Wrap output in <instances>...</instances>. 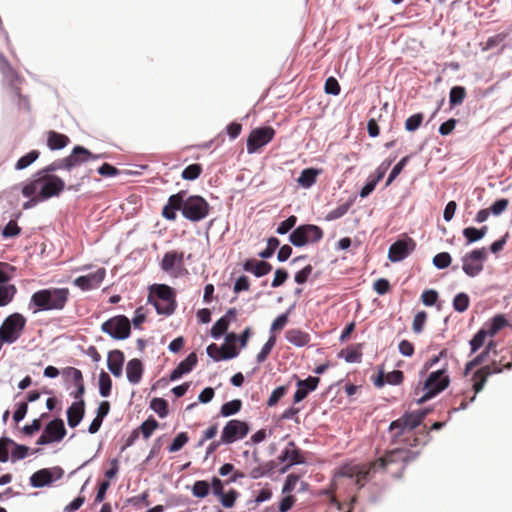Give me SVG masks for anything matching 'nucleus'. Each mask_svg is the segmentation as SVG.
Here are the masks:
<instances>
[{"instance_id":"nucleus-1","label":"nucleus","mask_w":512,"mask_h":512,"mask_svg":"<svg viewBox=\"0 0 512 512\" xmlns=\"http://www.w3.org/2000/svg\"><path fill=\"white\" fill-rule=\"evenodd\" d=\"M418 450H412L407 447H396L386 451V453L374 461L365 464H346L336 473L337 477H345L354 480L358 489H361L375 473L384 472L394 464H401L403 467L419 456Z\"/></svg>"},{"instance_id":"nucleus-2","label":"nucleus","mask_w":512,"mask_h":512,"mask_svg":"<svg viewBox=\"0 0 512 512\" xmlns=\"http://www.w3.org/2000/svg\"><path fill=\"white\" fill-rule=\"evenodd\" d=\"M177 211H181L183 217L187 220L199 222L208 216L210 206L202 196H187V191L181 190L168 198L162 209V216L166 220L175 221Z\"/></svg>"},{"instance_id":"nucleus-3","label":"nucleus","mask_w":512,"mask_h":512,"mask_svg":"<svg viewBox=\"0 0 512 512\" xmlns=\"http://www.w3.org/2000/svg\"><path fill=\"white\" fill-rule=\"evenodd\" d=\"M70 291L68 288H46L33 293L31 305L35 307L34 312L63 310L69 300Z\"/></svg>"},{"instance_id":"nucleus-4","label":"nucleus","mask_w":512,"mask_h":512,"mask_svg":"<svg viewBox=\"0 0 512 512\" xmlns=\"http://www.w3.org/2000/svg\"><path fill=\"white\" fill-rule=\"evenodd\" d=\"M429 409L407 412L400 418L391 422L389 430L393 432L392 443L400 440L404 433L413 432L426 418Z\"/></svg>"},{"instance_id":"nucleus-5","label":"nucleus","mask_w":512,"mask_h":512,"mask_svg":"<svg viewBox=\"0 0 512 512\" xmlns=\"http://www.w3.org/2000/svg\"><path fill=\"white\" fill-rule=\"evenodd\" d=\"M148 301L153 304L158 314L171 315L176 308L173 289L165 284L152 286Z\"/></svg>"},{"instance_id":"nucleus-6","label":"nucleus","mask_w":512,"mask_h":512,"mask_svg":"<svg viewBox=\"0 0 512 512\" xmlns=\"http://www.w3.org/2000/svg\"><path fill=\"white\" fill-rule=\"evenodd\" d=\"M449 383L450 378L446 374V368L430 373L422 388L425 393L417 400V403L422 404L433 398L440 392L444 391L449 386Z\"/></svg>"},{"instance_id":"nucleus-7","label":"nucleus","mask_w":512,"mask_h":512,"mask_svg":"<svg viewBox=\"0 0 512 512\" xmlns=\"http://www.w3.org/2000/svg\"><path fill=\"white\" fill-rule=\"evenodd\" d=\"M26 326V318L20 313H13L3 321L0 327V338L8 344L16 342Z\"/></svg>"},{"instance_id":"nucleus-8","label":"nucleus","mask_w":512,"mask_h":512,"mask_svg":"<svg viewBox=\"0 0 512 512\" xmlns=\"http://www.w3.org/2000/svg\"><path fill=\"white\" fill-rule=\"evenodd\" d=\"M323 230L314 224H303L298 226L289 235V241L296 247H303L308 244L318 243L323 238Z\"/></svg>"},{"instance_id":"nucleus-9","label":"nucleus","mask_w":512,"mask_h":512,"mask_svg":"<svg viewBox=\"0 0 512 512\" xmlns=\"http://www.w3.org/2000/svg\"><path fill=\"white\" fill-rule=\"evenodd\" d=\"M101 330L113 339L124 340L131 334V323L125 315H116L103 322Z\"/></svg>"},{"instance_id":"nucleus-10","label":"nucleus","mask_w":512,"mask_h":512,"mask_svg":"<svg viewBox=\"0 0 512 512\" xmlns=\"http://www.w3.org/2000/svg\"><path fill=\"white\" fill-rule=\"evenodd\" d=\"M485 247L474 249L462 257V270L469 277L478 276L484 269V262L487 260Z\"/></svg>"},{"instance_id":"nucleus-11","label":"nucleus","mask_w":512,"mask_h":512,"mask_svg":"<svg viewBox=\"0 0 512 512\" xmlns=\"http://www.w3.org/2000/svg\"><path fill=\"white\" fill-rule=\"evenodd\" d=\"M512 367V360L504 362L502 358L500 361L493 360L491 364L486 365L477 370L472 376L474 390L479 393L485 386L487 378L495 373H501L503 369H510Z\"/></svg>"},{"instance_id":"nucleus-12","label":"nucleus","mask_w":512,"mask_h":512,"mask_svg":"<svg viewBox=\"0 0 512 512\" xmlns=\"http://www.w3.org/2000/svg\"><path fill=\"white\" fill-rule=\"evenodd\" d=\"M0 72L3 75L5 82L8 83L12 97L17 99L18 101L24 100L21 94V83L22 78L19 74L12 68L8 60L4 57V55L0 52Z\"/></svg>"},{"instance_id":"nucleus-13","label":"nucleus","mask_w":512,"mask_h":512,"mask_svg":"<svg viewBox=\"0 0 512 512\" xmlns=\"http://www.w3.org/2000/svg\"><path fill=\"white\" fill-rule=\"evenodd\" d=\"M66 433L67 431L63 420L56 418L45 426L44 431L37 439L36 444L43 446L51 443L61 442L66 436Z\"/></svg>"},{"instance_id":"nucleus-14","label":"nucleus","mask_w":512,"mask_h":512,"mask_svg":"<svg viewBox=\"0 0 512 512\" xmlns=\"http://www.w3.org/2000/svg\"><path fill=\"white\" fill-rule=\"evenodd\" d=\"M40 180L41 184L38 193V198L40 200H46L58 196L65 189V182L56 175L41 174Z\"/></svg>"},{"instance_id":"nucleus-15","label":"nucleus","mask_w":512,"mask_h":512,"mask_svg":"<svg viewBox=\"0 0 512 512\" xmlns=\"http://www.w3.org/2000/svg\"><path fill=\"white\" fill-rule=\"evenodd\" d=\"M274 136L275 130L270 126L253 129L247 138V152L249 154L256 153L271 142Z\"/></svg>"},{"instance_id":"nucleus-16","label":"nucleus","mask_w":512,"mask_h":512,"mask_svg":"<svg viewBox=\"0 0 512 512\" xmlns=\"http://www.w3.org/2000/svg\"><path fill=\"white\" fill-rule=\"evenodd\" d=\"M250 431L249 425L241 420H229L222 429L221 439L224 444H232L243 439Z\"/></svg>"},{"instance_id":"nucleus-17","label":"nucleus","mask_w":512,"mask_h":512,"mask_svg":"<svg viewBox=\"0 0 512 512\" xmlns=\"http://www.w3.org/2000/svg\"><path fill=\"white\" fill-rule=\"evenodd\" d=\"M64 471L61 467L42 468L34 472L30 477V484L35 488L49 486L54 481L63 477Z\"/></svg>"},{"instance_id":"nucleus-18","label":"nucleus","mask_w":512,"mask_h":512,"mask_svg":"<svg viewBox=\"0 0 512 512\" xmlns=\"http://www.w3.org/2000/svg\"><path fill=\"white\" fill-rule=\"evenodd\" d=\"M100 157L101 155L93 154L83 146H75L71 153L65 157L67 171H71L73 168L78 167L86 162L97 160Z\"/></svg>"},{"instance_id":"nucleus-19","label":"nucleus","mask_w":512,"mask_h":512,"mask_svg":"<svg viewBox=\"0 0 512 512\" xmlns=\"http://www.w3.org/2000/svg\"><path fill=\"white\" fill-rule=\"evenodd\" d=\"M106 276L105 268H98L95 272L79 276L74 279L73 284L83 291L97 289Z\"/></svg>"},{"instance_id":"nucleus-20","label":"nucleus","mask_w":512,"mask_h":512,"mask_svg":"<svg viewBox=\"0 0 512 512\" xmlns=\"http://www.w3.org/2000/svg\"><path fill=\"white\" fill-rule=\"evenodd\" d=\"M280 462H288L282 469L281 472L285 473L291 466L295 464H302L305 462V458L302 455L301 450L296 446L294 441H290L287 446L283 449L278 457Z\"/></svg>"},{"instance_id":"nucleus-21","label":"nucleus","mask_w":512,"mask_h":512,"mask_svg":"<svg viewBox=\"0 0 512 512\" xmlns=\"http://www.w3.org/2000/svg\"><path fill=\"white\" fill-rule=\"evenodd\" d=\"M415 248V242L411 238L397 240L388 251V259L391 262H399L405 259Z\"/></svg>"},{"instance_id":"nucleus-22","label":"nucleus","mask_w":512,"mask_h":512,"mask_svg":"<svg viewBox=\"0 0 512 512\" xmlns=\"http://www.w3.org/2000/svg\"><path fill=\"white\" fill-rule=\"evenodd\" d=\"M160 265L166 273L176 275V270H180L184 266V253L175 250L168 251L164 254Z\"/></svg>"},{"instance_id":"nucleus-23","label":"nucleus","mask_w":512,"mask_h":512,"mask_svg":"<svg viewBox=\"0 0 512 512\" xmlns=\"http://www.w3.org/2000/svg\"><path fill=\"white\" fill-rule=\"evenodd\" d=\"M320 379L318 377L309 376L308 378L297 380V390L294 393V403H299L304 400L308 394L317 389Z\"/></svg>"},{"instance_id":"nucleus-24","label":"nucleus","mask_w":512,"mask_h":512,"mask_svg":"<svg viewBox=\"0 0 512 512\" xmlns=\"http://www.w3.org/2000/svg\"><path fill=\"white\" fill-rule=\"evenodd\" d=\"M243 269L246 272L254 274L256 277H262L271 272L272 265L266 261L248 259L244 262Z\"/></svg>"},{"instance_id":"nucleus-25","label":"nucleus","mask_w":512,"mask_h":512,"mask_svg":"<svg viewBox=\"0 0 512 512\" xmlns=\"http://www.w3.org/2000/svg\"><path fill=\"white\" fill-rule=\"evenodd\" d=\"M84 414H85L84 400H79V401L72 403V405L67 410L68 425L72 428L76 427L83 419Z\"/></svg>"},{"instance_id":"nucleus-26","label":"nucleus","mask_w":512,"mask_h":512,"mask_svg":"<svg viewBox=\"0 0 512 512\" xmlns=\"http://www.w3.org/2000/svg\"><path fill=\"white\" fill-rule=\"evenodd\" d=\"M124 363V354L120 350L110 351L107 359V366L110 372L115 377H120L122 375V367Z\"/></svg>"},{"instance_id":"nucleus-27","label":"nucleus","mask_w":512,"mask_h":512,"mask_svg":"<svg viewBox=\"0 0 512 512\" xmlns=\"http://www.w3.org/2000/svg\"><path fill=\"white\" fill-rule=\"evenodd\" d=\"M285 337L289 343L297 347H304L308 345L311 340L309 333L298 328L289 329L285 333Z\"/></svg>"},{"instance_id":"nucleus-28","label":"nucleus","mask_w":512,"mask_h":512,"mask_svg":"<svg viewBox=\"0 0 512 512\" xmlns=\"http://www.w3.org/2000/svg\"><path fill=\"white\" fill-rule=\"evenodd\" d=\"M143 364L137 359H131L126 365L127 379L132 384H138L141 381L143 374Z\"/></svg>"},{"instance_id":"nucleus-29","label":"nucleus","mask_w":512,"mask_h":512,"mask_svg":"<svg viewBox=\"0 0 512 512\" xmlns=\"http://www.w3.org/2000/svg\"><path fill=\"white\" fill-rule=\"evenodd\" d=\"M70 142L68 136L56 131H49L47 133V146L51 150H60L65 148Z\"/></svg>"},{"instance_id":"nucleus-30","label":"nucleus","mask_w":512,"mask_h":512,"mask_svg":"<svg viewBox=\"0 0 512 512\" xmlns=\"http://www.w3.org/2000/svg\"><path fill=\"white\" fill-rule=\"evenodd\" d=\"M391 162H389L387 164V166L383 169L379 168L378 171H377V175L373 176H369L368 180H367V183L364 185V187L360 190V197L361 198H365L367 196H369L375 189L376 185L383 179L385 173H386V169L387 167L390 165Z\"/></svg>"},{"instance_id":"nucleus-31","label":"nucleus","mask_w":512,"mask_h":512,"mask_svg":"<svg viewBox=\"0 0 512 512\" xmlns=\"http://www.w3.org/2000/svg\"><path fill=\"white\" fill-rule=\"evenodd\" d=\"M236 340V335L234 333L228 334L226 337L227 344L220 346V360L232 359L238 355V351L236 347L231 344Z\"/></svg>"},{"instance_id":"nucleus-32","label":"nucleus","mask_w":512,"mask_h":512,"mask_svg":"<svg viewBox=\"0 0 512 512\" xmlns=\"http://www.w3.org/2000/svg\"><path fill=\"white\" fill-rule=\"evenodd\" d=\"M321 170H317L314 168H306L302 170L298 183L304 188H309L315 184L317 176L320 174Z\"/></svg>"},{"instance_id":"nucleus-33","label":"nucleus","mask_w":512,"mask_h":512,"mask_svg":"<svg viewBox=\"0 0 512 512\" xmlns=\"http://www.w3.org/2000/svg\"><path fill=\"white\" fill-rule=\"evenodd\" d=\"M339 355L343 356L348 363H359L362 359V344L348 347L342 350Z\"/></svg>"},{"instance_id":"nucleus-34","label":"nucleus","mask_w":512,"mask_h":512,"mask_svg":"<svg viewBox=\"0 0 512 512\" xmlns=\"http://www.w3.org/2000/svg\"><path fill=\"white\" fill-rule=\"evenodd\" d=\"M487 230V226H483L480 229L475 227H467L463 230V236L466 238L467 243L471 244L481 240L485 236Z\"/></svg>"},{"instance_id":"nucleus-35","label":"nucleus","mask_w":512,"mask_h":512,"mask_svg":"<svg viewBox=\"0 0 512 512\" xmlns=\"http://www.w3.org/2000/svg\"><path fill=\"white\" fill-rule=\"evenodd\" d=\"M509 323L504 315L499 314L494 316L491 321L489 328L486 330L490 337L495 336L501 329L508 326Z\"/></svg>"},{"instance_id":"nucleus-36","label":"nucleus","mask_w":512,"mask_h":512,"mask_svg":"<svg viewBox=\"0 0 512 512\" xmlns=\"http://www.w3.org/2000/svg\"><path fill=\"white\" fill-rule=\"evenodd\" d=\"M275 467L276 465L274 461H268L264 464H261L251 469V471L249 472V476L252 479H259L272 472L275 469Z\"/></svg>"},{"instance_id":"nucleus-37","label":"nucleus","mask_w":512,"mask_h":512,"mask_svg":"<svg viewBox=\"0 0 512 512\" xmlns=\"http://www.w3.org/2000/svg\"><path fill=\"white\" fill-rule=\"evenodd\" d=\"M40 156V152L38 150H31L26 155L19 158V160L15 164L16 170H23L34 163Z\"/></svg>"},{"instance_id":"nucleus-38","label":"nucleus","mask_w":512,"mask_h":512,"mask_svg":"<svg viewBox=\"0 0 512 512\" xmlns=\"http://www.w3.org/2000/svg\"><path fill=\"white\" fill-rule=\"evenodd\" d=\"M17 290L12 284L0 285V306L8 305L14 298Z\"/></svg>"},{"instance_id":"nucleus-39","label":"nucleus","mask_w":512,"mask_h":512,"mask_svg":"<svg viewBox=\"0 0 512 512\" xmlns=\"http://www.w3.org/2000/svg\"><path fill=\"white\" fill-rule=\"evenodd\" d=\"M112 389V380L108 373L101 371L99 374V393L102 397H109Z\"/></svg>"},{"instance_id":"nucleus-40","label":"nucleus","mask_w":512,"mask_h":512,"mask_svg":"<svg viewBox=\"0 0 512 512\" xmlns=\"http://www.w3.org/2000/svg\"><path fill=\"white\" fill-rule=\"evenodd\" d=\"M353 202H354V200L351 199L348 202L339 205L338 207H336L335 209H333L329 213H327V215L325 216V219L327 221H333V220L343 217L348 212V210L352 206Z\"/></svg>"},{"instance_id":"nucleus-41","label":"nucleus","mask_w":512,"mask_h":512,"mask_svg":"<svg viewBox=\"0 0 512 512\" xmlns=\"http://www.w3.org/2000/svg\"><path fill=\"white\" fill-rule=\"evenodd\" d=\"M395 444H403V447H407L409 449L417 448L419 445L422 444L419 437L416 435V432H409L404 433L402 437H400V440L396 442Z\"/></svg>"},{"instance_id":"nucleus-42","label":"nucleus","mask_w":512,"mask_h":512,"mask_svg":"<svg viewBox=\"0 0 512 512\" xmlns=\"http://www.w3.org/2000/svg\"><path fill=\"white\" fill-rule=\"evenodd\" d=\"M158 427V421L153 417H149L137 429H139V433H141L145 439H148Z\"/></svg>"},{"instance_id":"nucleus-43","label":"nucleus","mask_w":512,"mask_h":512,"mask_svg":"<svg viewBox=\"0 0 512 512\" xmlns=\"http://www.w3.org/2000/svg\"><path fill=\"white\" fill-rule=\"evenodd\" d=\"M242 401L240 399H234L226 402L221 406L220 413L224 417H228L238 413L241 410Z\"/></svg>"},{"instance_id":"nucleus-44","label":"nucleus","mask_w":512,"mask_h":512,"mask_svg":"<svg viewBox=\"0 0 512 512\" xmlns=\"http://www.w3.org/2000/svg\"><path fill=\"white\" fill-rule=\"evenodd\" d=\"M452 305H453V308L455 311H457L459 313H463L469 308L470 298L464 292L458 293L454 297Z\"/></svg>"},{"instance_id":"nucleus-45","label":"nucleus","mask_w":512,"mask_h":512,"mask_svg":"<svg viewBox=\"0 0 512 512\" xmlns=\"http://www.w3.org/2000/svg\"><path fill=\"white\" fill-rule=\"evenodd\" d=\"M150 408L156 412L160 418H164L168 414V402L163 398H153L150 402Z\"/></svg>"},{"instance_id":"nucleus-46","label":"nucleus","mask_w":512,"mask_h":512,"mask_svg":"<svg viewBox=\"0 0 512 512\" xmlns=\"http://www.w3.org/2000/svg\"><path fill=\"white\" fill-rule=\"evenodd\" d=\"M466 97V90L462 86H454L450 90L449 101L451 106L460 105Z\"/></svg>"},{"instance_id":"nucleus-47","label":"nucleus","mask_w":512,"mask_h":512,"mask_svg":"<svg viewBox=\"0 0 512 512\" xmlns=\"http://www.w3.org/2000/svg\"><path fill=\"white\" fill-rule=\"evenodd\" d=\"M36 176H37V178H35L31 182H29L28 184L23 186L21 192L24 197H26V198L38 197V195H36V192L40 188L41 180H40V175L36 174Z\"/></svg>"},{"instance_id":"nucleus-48","label":"nucleus","mask_w":512,"mask_h":512,"mask_svg":"<svg viewBox=\"0 0 512 512\" xmlns=\"http://www.w3.org/2000/svg\"><path fill=\"white\" fill-rule=\"evenodd\" d=\"M487 336H489V333L485 329H480L474 335L470 340L471 354L477 352L484 345Z\"/></svg>"},{"instance_id":"nucleus-49","label":"nucleus","mask_w":512,"mask_h":512,"mask_svg":"<svg viewBox=\"0 0 512 512\" xmlns=\"http://www.w3.org/2000/svg\"><path fill=\"white\" fill-rule=\"evenodd\" d=\"M491 352H493V354L495 355L497 354L496 343L494 341H490L486 346L485 350L481 352L479 355H477L473 360H471L472 364H474L475 366L481 365L488 359Z\"/></svg>"},{"instance_id":"nucleus-50","label":"nucleus","mask_w":512,"mask_h":512,"mask_svg":"<svg viewBox=\"0 0 512 512\" xmlns=\"http://www.w3.org/2000/svg\"><path fill=\"white\" fill-rule=\"evenodd\" d=\"M202 171H203V169L200 164H191V165H188L182 171L181 176L184 180L192 181V180L197 179L201 175Z\"/></svg>"},{"instance_id":"nucleus-51","label":"nucleus","mask_w":512,"mask_h":512,"mask_svg":"<svg viewBox=\"0 0 512 512\" xmlns=\"http://www.w3.org/2000/svg\"><path fill=\"white\" fill-rule=\"evenodd\" d=\"M275 344L276 336L272 335L269 337L268 341L263 345L261 351L257 354L256 359L258 363H262L267 359Z\"/></svg>"},{"instance_id":"nucleus-52","label":"nucleus","mask_w":512,"mask_h":512,"mask_svg":"<svg viewBox=\"0 0 512 512\" xmlns=\"http://www.w3.org/2000/svg\"><path fill=\"white\" fill-rule=\"evenodd\" d=\"M507 36V33L502 32L492 37H489L485 43L481 44L482 51H488L493 49L494 47L504 42Z\"/></svg>"},{"instance_id":"nucleus-53","label":"nucleus","mask_w":512,"mask_h":512,"mask_svg":"<svg viewBox=\"0 0 512 512\" xmlns=\"http://www.w3.org/2000/svg\"><path fill=\"white\" fill-rule=\"evenodd\" d=\"M452 257L448 252H441L433 257V265L438 269H445L450 266Z\"/></svg>"},{"instance_id":"nucleus-54","label":"nucleus","mask_w":512,"mask_h":512,"mask_svg":"<svg viewBox=\"0 0 512 512\" xmlns=\"http://www.w3.org/2000/svg\"><path fill=\"white\" fill-rule=\"evenodd\" d=\"M197 355L196 353H190L185 360L181 361L178 364L179 370L182 371L183 374L189 373L197 364Z\"/></svg>"},{"instance_id":"nucleus-55","label":"nucleus","mask_w":512,"mask_h":512,"mask_svg":"<svg viewBox=\"0 0 512 512\" xmlns=\"http://www.w3.org/2000/svg\"><path fill=\"white\" fill-rule=\"evenodd\" d=\"M13 449L11 451V460L12 462L22 460L26 458L29 454V447L22 445V444H15L12 445Z\"/></svg>"},{"instance_id":"nucleus-56","label":"nucleus","mask_w":512,"mask_h":512,"mask_svg":"<svg viewBox=\"0 0 512 512\" xmlns=\"http://www.w3.org/2000/svg\"><path fill=\"white\" fill-rule=\"evenodd\" d=\"M13 444H15V442L8 437L0 438V462L5 463L9 460V448L12 447Z\"/></svg>"},{"instance_id":"nucleus-57","label":"nucleus","mask_w":512,"mask_h":512,"mask_svg":"<svg viewBox=\"0 0 512 512\" xmlns=\"http://www.w3.org/2000/svg\"><path fill=\"white\" fill-rule=\"evenodd\" d=\"M67 170L65 158L58 159L51 164L47 165L45 168L39 170L37 175L41 174H52L57 170Z\"/></svg>"},{"instance_id":"nucleus-58","label":"nucleus","mask_w":512,"mask_h":512,"mask_svg":"<svg viewBox=\"0 0 512 512\" xmlns=\"http://www.w3.org/2000/svg\"><path fill=\"white\" fill-rule=\"evenodd\" d=\"M210 485L207 481L199 480L193 484L192 493L195 497L204 498L209 494Z\"/></svg>"},{"instance_id":"nucleus-59","label":"nucleus","mask_w":512,"mask_h":512,"mask_svg":"<svg viewBox=\"0 0 512 512\" xmlns=\"http://www.w3.org/2000/svg\"><path fill=\"white\" fill-rule=\"evenodd\" d=\"M188 441L189 437L186 432L179 433L169 446V452L173 453L181 450L188 443Z\"/></svg>"},{"instance_id":"nucleus-60","label":"nucleus","mask_w":512,"mask_h":512,"mask_svg":"<svg viewBox=\"0 0 512 512\" xmlns=\"http://www.w3.org/2000/svg\"><path fill=\"white\" fill-rule=\"evenodd\" d=\"M280 241L276 237H270L267 241V247L259 253V256L262 259H268L270 258L275 250L279 247Z\"/></svg>"},{"instance_id":"nucleus-61","label":"nucleus","mask_w":512,"mask_h":512,"mask_svg":"<svg viewBox=\"0 0 512 512\" xmlns=\"http://www.w3.org/2000/svg\"><path fill=\"white\" fill-rule=\"evenodd\" d=\"M287 391H288L287 385L279 386L276 389H274L272 391L269 399L267 400V405L269 407L275 406L279 402V400L286 395Z\"/></svg>"},{"instance_id":"nucleus-62","label":"nucleus","mask_w":512,"mask_h":512,"mask_svg":"<svg viewBox=\"0 0 512 512\" xmlns=\"http://www.w3.org/2000/svg\"><path fill=\"white\" fill-rule=\"evenodd\" d=\"M229 324L226 319L222 317L217 320L211 328V335L213 338H220L228 329Z\"/></svg>"},{"instance_id":"nucleus-63","label":"nucleus","mask_w":512,"mask_h":512,"mask_svg":"<svg viewBox=\"0 0 512 512\" xmlns=\"http://www.w3.org/2000/svg\"><path fill=\"white\" fill-rule=\"evenodd\" d=\"M422 121H423L422 113L414 114V115L410 116L409 118H407V120L405 121V129L409 132L416 131L421 126Z\"/></svg>"},{"instance_id":"nucleus-64","label":"nucleus","mask_w":512,"mask_h":512,"mask_svg":"<svg viewBox=\"0 0 512 512\" xmlns=\"http://www.w3.org/2000/svg\"><path fill=\"white\" fill-rule=\"evenodd\" d=\"M21 233V228L15 220H10L2 230L4 238L16 237Z\"/></svg>"}]
</instances>
